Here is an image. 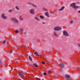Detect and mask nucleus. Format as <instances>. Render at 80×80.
Here are the masks:
<instances>
[{"label":"nucleus","instance_id":"obj_39","mask_svg":"<svg viewBox=\"0 0 80 80\" xmlns=\"http://www.w3.org/2000/svg\"><path fill=\"white\" fill-rule=\"evenodd\" d=\"M14 62H17V61H14Z\"/></svg>","mask_w":80,"mask_h":80},{"label":"nucleus","instance_id":"obj_37","mask_svg":"<svg viewBox=\"0 0 80 80\" xmlns=\"http://www.w3.org/2000/svg\"><path fill=\"white\" fill-rule=\"evenodd\" d=\"M35 60H38V59H35Z\"/></svg>","mask_w":80,"mask_h":80},{"label":"nucleus","instance_id":"obj_1","mask_svg":"<svg viewBox=\"0 0 80 80\" xmlns=\"http://www.w3.org/2000/svg\"><path fill=\"white\" fill-rule=\"evenodd\" d=\"M76 3H72L70 5V6L72 8H73L74 9H77L78 8H79L78 6H75Z\"/></svg>","mask_w":80,"mask_h":80},{"label":"nucleus","instance_id":"obj_3","mask_svg":"<svg viewBox=\"0 0 80 80\" xmlns=\"http://www.w3.org/2000/svg\"><path fill=\"white\" fill-rule=\"evenodd\" d=\"M54 30L55 31H56V30L57 31H59V30H62V28L60 27H57L54 28Z\"/></svg>","mask_w":80,"mask_h":80},{"label":"nucleus","instance_id":"obj_31","mask_svg":"<svg viewBox=\"0 0 80 80\" xmlns=\"http://www.w3.org/2000/svg\"><path fill=\"white\" fill-rule=\"evenodd\" d=\"M1 64H2V61H0V65H1Z\"/></svg>","mask_w":80,"mask_h":80},{"label":"nucleus","instance_id":"obj_7","mask_svg":"<svg viewBox=\"0 0 80 80\" xmlns=\"http://www.w3.org/2000/svg\"><path fill=\"white\" fill-rule=\"evenodd\" d=\"M30 13L31 14H33L34 13H35V10L34 9H31L30 10Z\"/></svg>","mask_w":80,"mask_h":80},{"label":"nucleus","instance_id":"obj_25","mask_svg":"<svg viewBox=\"0 0 80 80\" xmlns=\"http://www.w3.org/2000/svg\"><path fill=\"white\" fill-rule=\"evenodd\" d=\"M16 8L17 9V10H19V8H18V7L16 6Z\"/></svg>","mask_w":80,"mask_h":80},{"label":"nucleus","instance_id":"obj_6","mask_svg":"<svg viewBox=\"0 0 80 80\" xmlns=\"http://www.w3.org/2000/svg\"><path fill=\"white\" fill-rule=\"evenodd\" d=\"M63 34L64 35H65V36H68V33H67V32L66 31H63Z\"/></svg>","mask_w":80,"mask_h":80},{"label":"nucleus","instance_id":"obj_35","mask_svg":"<svg viewBox=\"0 0 80 80\" xmlns=\"http://www.w3.org/2000/svg\"><path fill=\"white\" fill-rule=\"evenodd\" d=\"M78 12L79 13H80V11H78Z\"/></svg>","mask_w":80,"mask_h":80},{"label":"nucleus","instance_id":"obj_8","mask_svg":"<svg viewBox=\"0 0 80 80\" xmlns=\"http://www.w3.org/2000/svg\"><path fill=\"white\" fill-rule=\"evenodd\" d=\"M12 20L15 22H16V23H18V21L15 18H12Z\"/></svg>","mask_w":80,"mask_h":80},{"label":"nucleus","instance_id":"obj_9","mask_svg":"<svg viewBox=\"0 0 80 80\" xmlns=\"http://www.w3.org/2000/svg\"><path fill=\"white\" fill-rule=\"evenodd\" d=\"M44 14L46 16L48 17H49L50 16H49V13L48 11H47V12H45Z\"/></svg>","mask_w":80,"mask_h":80},{"label":"nucleus","instance_id":"obj_14","mask_svg":"<svg viewBox=\"0 0 80 80\" xmlns=\"http://www.w3.org/2000/svg\"><path fill=\"white\" fill-rule=\"evenodd\" d=\"M34 54L35 55H36V56H37V57H38V56H39V55H38V53H37V52H35L34 53Z\"/></svg>","mask_w":80,"mask_h":80},{"label":"nucleus","instance_id":"obj_28","mask_svg":"<svg viewBox=\"0 0 80 80\" xmlns=\"http://www.w3.org/2000/svg\"><path fill=\"white\" fill-rule=\"evenodd\" d=\"M28 4H30V5H32V3H31L30 2H28Z\"/></svg>","mask_w":80,"mask_h":80},{"label":"nucleus","instance_id":"obj_34","mask_svg":"<svg viewBox=\"0 0 80 80\" xmlns=\"http://www.w3.org/2000/svg\"><path fill=\"white\" fill-rule=\"evenodd\" d=\"M42 23L43 24H45V22H43V23Z\"/></svg>","mask_w":80,"mask_h":80},{"label":"nucleus","instance_id":"obj_33","mask_svg":"<svg viewBox=\"0 0 80 80\" xmlns=\"http://www.w3.org/2000/svg\"><path fill=\"white\" fill-rule=\"evenodd\" d=\"M36 18V17H35V19H37V18Z\"/></svg>","mask_w":80,"mask_h":80},{"label":"nucleus","instance_id":"obj_29","mask_svg":"<svg viewBox=\"0 0 80 80\" xmlns=\"http://www.w3.org/2000/svg\"><path fill=\"white\" fill-rule=\"evenodd\" d=\"M37 20H38V21H40V19L38 18H37Z\"/></svg>","mask_w":80,"mask_h":80},{"label":"nucleus","instance_id":"obj_41","mask_svg":"<svg viewBox=\"0 0 80 80\" xmlns=\"http://www.w3.org/2000/svg\"><path fill=\"white\" fill-rule=\"evenodd\" d=\"M47 57H48V56H47Z\"/></svg>","mask_w":80,"mask_h":80},{"label":"nucleus","instance_id":"obj_18","mask_svg":"<svg viewBox=\"0 0 80 80\" xmlns=\"http://www.w3.org/2000/svg\"><path fill=\"white\" fill-rule=\"evenodd\" d=\"M43 75H44V76H46V75H47V73H46L45 72H44L43 73Z\"/></svg>","mask_w":80,"mask_h":80},{"label":"nucleus","instance_id":"obj_17","mask_svg":"<svg viewBox=\"0 0 80 80\" xmlns=\"http://www.w3.org/2000/svg\"><path fill=\"white\" fill-rule=\"evenodd\" d=\"M73 22V21L71 20L70 21V23H72Z\"/></svg>","mask_w":80,"mask_h":80},{"label":"nucleus","instance_id":"obj_4","mask_svg":"<svg viewBox=\"0 0 80 80\" xmlns=\"http://www.w3.org/2000/svg\"><path fill=\"white\" fill-rule=\"evenodd\" d=\"M64 78H66V79L69 80V79H70V76L68 75L65 74L64 75Z\"/></svg>","mask_w":80,"mask_h":80},{"label":"nucleus","instance_id":"obj_21","mask_svg":"<svg viewBox=\"0 0 80 80\" xmlns=\"http://www.w3.org/2000/svg\"><path fill=\"white\" fill-rule=\"evenodd\" d=\"M40 17L41 18H44V17H43V16H42V15H40Z\"/></svg>","mask_w":80,"mask_h":80},{"label":"nucleus","instance_id":"obj_20","mask_svg":"<svg viewBox=\"0 0 80 80\" xmlns=\"http://www.w3.org/2000/svg\"><path fill=\"white\" fill-rule=\"evenodd\" d=\"M20 20H23V18H22L21 17H20Z\"/></svg>","mask_w":80,"mask_h":80},{"label":"nucleus","instance_id":"obj_12","mask_svg":"<svg viewBox=\"0 0 80 80\" xmlns=\"http://www.w3.org/2000/svg\"><path fill=\"white\" fill-rule=\"evenodd\" d=\"M33 65L35 67H36V68H37V67H38V65L36 63H33Z\"/></svg>","mask_w":80,"mask_h":80},{"label":"nucleus","instance_id":"obj_11","mask_svg":"<svg viewBox=\"0 0 80 80\" xmlns=\"http://www.w3.org/2000/svg\"><path fill=\"white\" fill-rule=\"evenodd\" d=\"M59 65L61 68H64V64L62 63H60Z\"/></svg>","mask_w":80,"mask_h":80},{"label":"nucleus","instance_id":"obj_40","mask_svg":"<svg viewBox=\"0 0 80 80\" xmlns=\"http://www.w3.org/2000/svg\"><path fill=\"white\" fill-rule=\"evenodd\" d=\"M12 55H13V56H14V55H13V54H12Z\"/></svg>","mask_w":80,"mask_h":80},{"label":"nucleus","instance_id":"obj_2","mask_svg":"<svg viewBox=\"0 0 80 80\" xmlns=\"http://www.w3.org/2000/svg\"><path fill=\"white\" fill-rule=\"evenodd\" d=\"M18 74L19 77H20L21 78H25V76H24V74H23V73L21 72H18Z\"/></svg>","mask_w":80,"mask_h":80},{"label":"nucleus","instance_id":"obj_30","mask_svg":"<svg viewBox=\"0 0 80 80\" xmlns=\"http://www.w3.org/2000/svg\"><path fill=\"white\" fill-rule=\"evenodd\" d=\"M51 72V71H49L48 72V73L50 74V73Z\"/></svg>","mask_w":80,"mask_h":80},{"label":"nucleus","instance_id":"obj_26","mask_svg":"<svg viewBox=\"0 0 80 80\" xmlns=\"http://www.w3.org/2000/svg\"><path fill=\"white\" fill-rule=\"evenodd\" d=\"M42 64H45V62L42 61Z\"/></svg>","mask_w":80,"mask_h":80},{"label":"nucleus","instance_id":"obj_22","mask_svg":"<svg viewBox=\"0 0 80 80\" xmlns=\"http://www.w3.org/2000/svg\"><path fill=\"white\" fill-rule=\"evenodd\" d=\"M6 42V40H5L2 43H3V44H5V43Z\"/></svg>","mask_w":80,"mask_h":80},{"label":"nucleus","instance_id":"obj_19","mask_svg":"<svg viewBox=\"0 0 80 80\" xmlns=\"http://www.w3.org/2000/svg\"><path fill=\"white\" fill-rule=\"evenodd\" d=\"M31 5H32V6H33V7H37V6H36V5H34V4H33L32 3V4H31Z\"/></svg>","mask_w":80,"mask_h":80},{"label":"nucleus","instance_id":"obj_38","mask_svg":"<svg viewBox=\"0 0 80 80\" xmlns=\"http://www.w3.org/2000/svg\"><path fill=\"white\" fill-rule=\"evenodd\" d=\"M49 60H48V61H47V62H49Z\"/></svg>","mask_w":80,"mask_h":80},{"label":"nucleus","instance_id":"obj_42","mask_svg":"<svg viewBox=\"0 0 80 80\" xmlns=\"http://www.w3.org/2000/svg\"><path fill=\"white\" fill-rule=\"evenodd\" d=\"M20 62H22V61H20Z\"/></svg>","mask_w":80,"mask_h":80},{"label":"nucleus","instance_id":"obj_36","mask_svg":"<svg viewBox=\"0 0 80 80\" xmlns=\"http://www.w3.org/2000/svg\"><path fill=\"white\" fill-rule=\"evenodd\" d=\"M6 59L5 58H4V60H6Z\"/></svg>","mask_w":80,"mask_h":80},{"label":"nucleus","instance_id":"obj_13","mask_svg":"<svg viewBox=\"0 0 80 80\" xmlns=\"http://www.w3.org/2000/svg\"><path fill=\"white\" fill-rule=\"evenodd\" d=\"M19 31H20V32H23V29L22 28H21L19 29Z\"/></svg>","mask_w":80,"mask_h":80},{"label":"nucleus","instance_id":"obj_10","mask_svg":"<svg viewBox=\"0 0 80 80\" xmlns=\"http://www.w3.org/2000/svg\"><path fill=\"white\" fill-rule=\"evenodd\" d=\"M28 58L30 60H35V59L32 57L28 56Z\"/></svg>","mask_w":80,"mask_h":80},{"label":"nucleus","instance_id":"obj_15","mask_svg":"<svg viewBox=\"0 0 80 80\" xmlns=\"http://www.w3.org/2000/svg\"><path fill=\"white\" fill-rule=\"evenodd\" d=\"M64 8H65V7H62L61 9L59 10V11H61V10H63L64 9Z\"/></svg>","mask_w":80,"mask_h":80},{"label":"nucleus","instance_id":"obj_24","mask_svg":"<svg viewBox=\"0 0 80 80\" xmlns=\"http://www.w3.org/2000/svg\"><path fill=\"white\" fill-rule=\"evenodd\" d=\"M9 12H12V9H10V10H9Z\"/></svg>","mask_w":80,"mask_h":80},{"label":"nucleus","instance_id":"obj_23","mask_svg":"<svg viewBox=\"0 0 80 80\" xmlns=\"http://www.w3.org/2000/svg\"><path fill=\"white\" fill-rule=\"evenodd\" d=\"M43 10H44L45 11H47V9L45 8H43Z\"/></svg>","mask_w":80,"mask_h":80},{"label":"nucleus","instance_id":"obj_5","mask_svg":"<svg viewBox=\"0 0 80 80\" xmlns=\"http://www.w3.org/2000/svg\"><path fill=\"white\" fill-rule=\"evenodd\" d=\"M1 17L3 19H7V16H5V14H4V13H3Z\"/></svg>","mask_w":80,"mask_h":80},{"label":"nucleus","instance_id":"obj_32","mask_svg":"<svg viewBox=\"0 0 80 80\" xmlns=\"http://www.w3.org/2000/svg\"><path fill=\"white\" fill-rule=\"evenodd\" d=\"M10 52H11V53H12L13 52V50H11V51Z\"/></svg>","mask_w":80,"mask_h":80},{"label":"nucleus","instance_id":"obj_16","mask_svg":"<svg viewBox=\"0 0 80 80\" xmlns=\"http://www.w3.org/2000/svg\"><path fill=\"white\" fill-rule=\"evenodd\" d=\"M15 33H18L19 32H18V30H15Z\"/></svg>","mask_w":80,"mask_h":80},{"label":"nucleus","instance_id":"obj_27","mask_svg":"<svg viewBox=\"0 0 80 80\" xmlns=\"http://www.w3.org/2000/svg\"><path fill=\"white\" fill-rule=\"evenodd\" d=\"M54 36H55V37H57V35L56 33H54Z\"/></svg>","mask_w":80,"mask_h":80}]
</instances>
